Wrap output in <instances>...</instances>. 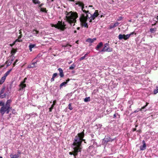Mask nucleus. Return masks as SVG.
<instances>
[{"mask_svg":"<svg viewBox=\"0 0 158 158\" xmlns=\"http://www.w3.org/2000/svg\"><path fill=\"white\" fill-rule=\"evenodd\" d=\"M76 4L78 5L81 7L82 10L84 13L81 15L80 18V21L83 26L87 28L88 25L86 22V21L88 19L89 23H91L92 21L94 20L99 15L98 10H96L94 13L92 15L89 13L88 7L87 6L85 7L83 3L78 2L76 3Z\"/></svg>","mask_w":158,"mask_h":158,"instance_id":"1","label":"nucleus"},{"mask_svg":"<svg viewBox=\"0 0 158 158\" xmlns=\"http://www.w3.org/2000/svg\"><path fill=\"white\" fill-rule=\"evenodd\" d=\"M84 135V132H82L78 133L76 136L73 144V148L74 150L73 153L70 152H69L70 155L73 154L75 157V156L77 155V153L81 152L82 149L81 143L83 141L85 140L83 139Z\"/></svg>","mask_w":158,"mask_h":158,"instance_id":"2","label":"nucleus"},{"mask_svg":"<svg viewBox=\"0 0 158 158\" xmlns=\"http://www.w3.org/2000/svg\"><path fill=\"white\" fill-rule=\"evenodd\" d=\"M65 15L66 20L71 26H74L76 23V19L78 17L77 14L76 12L71 11L69 12L65 11L64 13Z\"/></svg>","mask_w":158,"mask_h":158,"instance_id":"3","label":"nucleus"},{"mask_svg":"<svg viewBox=\"0 0 158 158\" xmlns=\"http://www.w3.org/2000/svg\"><path fill=\"white\" fill-rule=\"evenodd\" d=\"M12 101L10 99L7 101L6 104L1 107L0 109V113L2 115L6 112V114H8L12 107L10 106L11 103Z\"/></svg>","mask_w":158,"mask_h":158,"instance_id":"4","label":"nucleus"},{"mask_svg":"<svg viewBox=\"0 0 158 158\" xmlns=\"http://www.w3.org/2000/svg\"><path fill=\"white\" fill-rule=\"evenodd\" d=\"M51 26L62 30H64V29L67 27L66 25L64 24V22H62L60 21H58V24H52Z\"/></svg>","mask_w":158,"mask_h":158,"instance_id":"5","label":"nucleus"},{"mask_svg":"<svg viewBox=\"0 0 158 158\" xmlns=\"http://www.w3.org/2000/svg\"><path fill=\"white\" fill-rule=\"evenodd\" d=\"M133 34V33L132 32L130 34H127L126 35L119 34L118 36V38L119 40L124 39V40H126L128 39L131 35Z\"/></svg>","mask_w":158,"mask_h":158,"instance_id":"6","label":"nucleus"},{"mask_svg":"<svg viewBox=\"0 0 158 158\" xmlns=\"http://www.w3.org/2000/svg\"><path fill=\"white\" fill-rule=\"evenodd\" d=\"M112 49L109 47V44L107 43L105 44L104 48L100 51V52H111L112 51Z\"/></svg>","mask_w":158,"mask_h":158,"instance_id":"7","label":"nucleus"},{"mask_svg":"<svg viewBox=\"0 0 158 158\" xmlns=\"http://www.w3.org/2000/svg\"><path fill=\"white\" fill-rule=\"evenodd\" d=\"M19 34H20V35L19 36V37H18V39H17L15 41V42H14V44H13V45H14L15 43L16 42H22V40L21 39V38L22 37V35L21 34V32L20 31H19Z\"/></svg>","mask_w":158,"mask_h":158,"instance_id":"8","label":"nucleus"},{"mask_svg":"<svg viewBox=\"0 0 158 158\" xmlns=\"http://www.w3.org/2000/svg\"><path fill=\"white\" fill-rule=\"evenodd\" d=\"M119 24V23L118 22L114 24L111 23L110 24L109 26V28L110 29H111L112 28H114L115 27L118 26Z\"/></svg>","mask_w":158,"mask_h":158,"instance_id":"9","label":"nucleus"},{"mask_svg":"<svg viewBox=\"0 0 158 158\" xmlns=\"http://www.w3.org/2000/svg\"><path fill=\"white\" fill-rule=\"evenodd\" d=\"M142 143H143V145L142 146H140V149L141 150H145L146 148V145L144 141L143 140L142 141Z\"/></svg>","mask_w":158,"mask_h":158,"instance_id":"10","label":"nucleus"},{"mask_svg":"<svg viewBox=\"0 0 158 158\" xmlns=\"http://www.w3.org/2000/svg\"><path fill=\"white\" fill-rule=\"evenodd\" d=\"M20 88L19 89V90H22L23 89L25 88L26 87L25 84H23V83H20L19 85Z\"/></svg>","mask_w":158,"mask_h":158,"instance_id":"11","label":"nucleus"},{"mask_svg":"<svg viewBox=\"0 0 158 158\" xmlns=\"http://www.w3.org/2000/svg\"><path fill=\"white\" fill-rule=\"evenodd\" d=\"M96 40V38L93 39L88 38L86 40V41L89 43H92Z\"/></svg>","mask_w":158,"mask_h":158,"instance_id":"12","label":"nucleus"},{"mask_svg":"<svg viewBox=\"0 0 158 158\" xmlns=\"http://www.w3.org/2000/svg\"><path fill=\"white\" fill-rule=\"evenodd\" d=\"M148 103L146 102V105H145V106L142 107L141 109H138L137 110H136L134 111V112L136 113V112H138L139 111H141L142 110V109H144L148 106Z\"/></svg>","mask_w":158,"mask_h":158,"instance_id":"13","label":"nucleus"},{"mask_svg":"<svg viewBox=\"0 0 158 158\" xmlns=\"http://www.w3.org/2000/svg\"><path fill=\"white\" fill-rule=\"evenodd\" d=\"M103 46V43L102 42H100L98 45H97L96 49L97 50H99V49L101 48Z\"/></svg>","mask_w":158,"mask_h":158,"instance_id":"14","label":"nucleus"},{"mask_svg":"<svg viewBox=\"0 0 158 158\" xmlns=\"http://www.w3.org/2000/svg\"><path fill=\"white\" fill-rule=\"evenodd\" d=\"M58 70L60 72V77H63L64 76V74H63V70L62 69L60 68H59L58 69Z\"/></svg>","mask_w":158,"mask_h":158,"instance_id":"15","label":"nucleus"},{"mask_svg":"<svg viewBox=\"0 0 158 158\" xmlns=\"http://www.w3.org/2000/svg\"><path fill=\"white\" fill-rule=\"evenodd\" d=\"M69 80L68 79L66 80V82H64L61 83L60 85V87L61 88L63 86H65L67 83L69 81Z\"/></svg>","mask_w":158,"mask_h":158,"instance_id":"16","label":"nucleus"},{"mask_svg":"<svg viewBox=\"0 0 158 158\" xmlns=\"http://www.w3.org/2000/svg\"><path fill=\"white\" fill-rule=\"evenodd\" d=\"M39 32L36 30H34L32 31L33 34L36 36H39Z\"/></svg>","mask_w":158,"mask_h":158,"instance_id":"17","label":"nucleus"},{"mask_svg":"<svg viewBox=\"0 0 158 158\" xmlns=\"http://www.w3.org/2000/svg\"><path fill=\"white\" fill-rule=\"evenodd\" d=\"M36 45L35 44H30L29 46V48L30 52L32 51V48H34Z\"/></svg>","mask_w":158,"mask_h":158,"instance_id":"18","label":"nucleus"},{"mask_svg":"<svg viewBox=\"0 0 158 158\" xmlns=\"http://www.w3.org/2000/svg\"><path fill=\"white\" fill-rule=\"evenodd\" d=\"M6 79V77H5L3 76L2 77L0 80V84H2L4 82Z\"/></svg>","mask_w":158,"mask_h":158,"instance_id":"19","label":"nucleus"},{"mask_svg":"<svg viewBox=\"0 0 158 158\" xmlns=\"http://www.w3.org/2000/svg\"><path fill=\"white\" fill-rule=\"evenodd\" d=\"M10 156L11 158H18L19 155L18 154L13 155L11 154Z\"/></svg>","mask_w":158,"mask_h":158,"instance_id":"20","label":"nucleus"},{"mask_svg":"<svg viewBox=\"0 0 158 158\" xmlns=\"http://www.w3.org/2000/svg\"><path fill=\"white\" fill-rule=\"evenodd\" d=\"M16 52H17L16 50L14 48H13L12 49V50L11 51V56H14V54L16 53Z\"/></svg>","mask_w":158,"mask_h":158,"instance_id":"21","label":"nucleus"},{"mask_svg":"<svg viewBox=\"0 0 158 158\" xmlns=\"http://www.w3.org/2000/svg\"><path fill=\"white\" fill-rule=\"evenodd\" d=\"M11 69L7 71L4 74V76L6 77L10 74L11 71Z\"/></svg>","mask_w":158,"mask_h":158,"instance_id":"22","label":"nucleus"},{"mask_svg":"<svg viewBox=\"0 0 158 158\" xmlns=\"http://www.w3.org/2000/svg\"><path fill=\"white\" fill-rule=\"evenodd\" d=\"M39 62V61L37 60L35 62H33L31 64L32 66H33V68L37 66V62Z\"/></svg>","mask_w":158,"mask_h":158,"instance_id":"23","label":"nucleus"},{"mask_svg":"<svg viewBox=\"0 0 158 158\" xmlns=\"http://www.w3.org/2000/svg\"><path fill=\"white\" fill-rule=\"evenodd\" d=\"M75 66V64L73 63L72 65L71 66L69 67V69L70 70H73Z\"/></svg>","mask_w":158,"mask_h":158,"instance_id":"24","label":"nucleus"},{"mask_svg":"<svg viewBox=\"0 0 158 158\" xmlns=\"http://www.w3.org/2000/svg\"><path fill=\"white\" fill-rule=\"evenodd\" d=\"M33 2L35 4H39L40 3V2L38 0H32Z\"/></svg>","mask_w":158,"mask_h":158,"instance_id":"25","label":"nucleus"},{"mask_svg":"<svg viewBox=\"0 0 158 158\" xmlns=\"http://www.w3.org/2000/svg\"><path fill=\"white\" fill-rule=\"evenodd\" d=\"M90 98L89 97H87L85 98L84 100V101L85 102H87L90 101Z\"/></svg>","mask_w":158,"mask_h":158,"instance_id":"26","label":"nucleus"},{"mask_svg":"<svg viewBox=\"0 0 158 158\" xmlns=\"http://www.w3.org/2000/svg\"><path fill=\"white\" fill-rule=\"evenodd\" d=\"M6 96V94H0V98H5Z\"/></svg>","mask_w":158,"mask_h":158,"instance_id":"27","label":"nucleus"},{"mask_svg":"<svg viewBox=\"0 0 158 158\" xmlns=\"http://www.w3.org/2000/svg\"><path fill=\"white\" fill-rule=\"evenodd\" d=\"M5 63L7 64V67H8L11 64L12 62L7 60L6 62Z\"/></svg>","mask_w":158,"mask_h":158,"instance_id":"28","label":"nucleus"},{"mask_svg":"<svg viewBox=\"0 0 158 158\" xmlns=\"http://www.w3.org/2000/svg\"><path fill=\"white\" fill-rule=\"evenodd\" d=\"M5 89V86L3 87L2 88V90L1 91L0 94H3L4 93Z\"/></svg>","mask_w":158,"mask_h":158,"instance_id":"29","label":"nucleus"},{"mask_svg":"<svg viewBox=\"0 0 158 158\" xmlns=\"http://www.w3.org/2000/svg\"><path fill=\"white\" fill-rule=\"evenodd\" d=\"M157 93H158V88H157V87L156 89H155L154 90V94H156Z\"/></svg>","mask_w":158,"mask_h":158,"instance_id":"30","label":"nucleus"},{"mask_svg":"<svg viewBox=\"0 0 158 158\" xmlns=\"http://www.w3.org/2000/svg\"><path fill=\"white\" fill-rule=\"evenodd\" d=\"M69 108L70 110H71L73 109V108L72 107L71 104H69Z\"/></svg>","mask_w":158,"mask_h":158,"instance_id":"31","label":"nucleus"},{"mask_svg":"<svg viewBox=\"0 0 158 158\" xmlns=\"http://www.w3.org/2000/svg\"><path fill=\"white\" fill-rule=\"evenodd\" d=\"M57 74L56 73H54L52 76V77L55 78L57 76Z\"/></svg>","mask_w":158,"mask_h":158,"instance_id":"32","label":"nucleus"},{"mask_svg":"<svg viewBox=\"0 0 158 158\" xmlns=\"http://www.w3.org/2000/svg\"><path fill=\"white\" fill-rule=\"evenodd\" d=\"M46 8H41V11L42 12H45L46 11Z\"/></svg>","mask_w":158,"mask_h":158,"instance_id":"33","label":"nucleus"},{"mask_svg":"<svg viewBox=\"0 0 158 158\" xmlns=\"http://www.w3.org/2000/svg\"><path fill=\"white\" fill-rule=\"evenodd\" d=\"M155 30L154 28H151L150 29V31L151 32L153 33L154 31H155Z\"/></svg>","mask_w":158,"mask_h":158,"instance_id":"34","label":"nucleus"},{"mask_svg":"<svg viewBox=\"0 0 158 158\" xmlns=\"http://www.w3.org/2000/svg\"><path fill=\"white\" fill-rule=\"evenodd\" d=\"M4 104V102H0V106H2Z\"/></svg>","mask_w":158,"mask_h":158,"instance_id":"35","label":"nucleus"},{"mask_svg":"<svg viewBox=\"0 0 158 158\" xmlns=\"http://www.w3.org/2000/svg\"><path fill=\"white\" fill-rule=\"evenodd\" d=\"M54 106H53L52 105L51 107L49 108V111L50 112L52 111V110L53 109Z\"/></svg>","mask_w":158,"mask_h":158,"instance_id":"36","label":"nucleus"},{"mask_svg":"<svg viewBox=\"0 0 158 158\" xmlns=\"http://www.w3.org/2000/svg\"><path fill=\"white\" fill-rule=\"evenodd\" d=\"M85 58V57L84 56H82V57H81L80 58V59H79V60H80V61H81V60H83Z\"/></svg>","mask_w":158,"mask_h":158,"instance_id":"37","label":"nucleus"},{"mask_svg":"<svg viewBox=\"0 0 158 158\" xmlns=\"http://www.w3.org/2000/svg\"><path fill=\"white\" fill-rule=\"evenodd\" d=\"M28 68H33V66H32L31 64L28 66Z\"/></svg>","mask_w":158,"mask_h":158,"instance_id":"38","label":"nucleus"},{"mask_svg":"<svg viewBox=\"0 0 158 158\" xmlns=\"http://www.w3.org/2000/svg\"><path fill=\"white\" fill-rule=\"evenodd\" d=\"M56 103V101H54L53 102V104H52V105L53 106H54L55 104Z\"/></svg>","mask_w":158,"mask_h":158,"instance_id":"39","label":"nucleus"},{"mask_svg":"<svg viewBox=\"0 0 158 158\" xmlns=\"http://www.w3.org/2000/svg\"><path fill=\"white\" fill-rule=\"evenodd\" d=\"M54 81V78L52 77L51 80V82H52Z\"/></svg>","mask_w":158,"mask_h":158,"instance_id":"40","label":"nucleus"},{"mask_svg":"<svg viewBox=\"0 0 158 158\" xmlns=\"http://www.w3.org/2000/svg\"><path fill=\"white\" fill-rule=\"evenodd\" d=\"M122 19V17H120L119 18V19H118V21H119L121 20Z\"/></svg>","mask_w":158,"mask_h":158,"instance_id":"41","label":"nucleus"},{"mask_svg":"<svg viewBox=\"0 0 158 158\" xmlns=\"http://www.w3.org/2000/svg\"><path fill=\"white\" fill-rule=\"evenodd\" d=\"M26 81H25L24 80H23V81L21 83H23V84H25L24 83Z\"/></svg>","mask_w":158,"mask_h":158,"instance_id":"42","label":"nucleus"},{"mask_svg":"<svg viewBox=\"0 0 158 158\" xmlns=\"http://www.w3.org/2000/svg\"><path fill=\"white\" fill-rule=\"evenodd\" d=\"M18 59H17L15 60V62L16 63L18 62Z\"/></svg>","mask_w":158,"mask_h":158,"instance_id":"43","label":"nucleus"},{"mask_svg":"<svg viewBox=\"0 0 158 158\" xmlns=\"http://www.w3.org/2000/svg\"><path fill=\"white\" fill-rule=\"evenodd\" d=\"M116 117V114H114V118H115Z\"/></svg>","mask_w":158,"mask_h":158,"instance_id":"44","label":"nucleus"},{"mask_svg":"<svg viewBox=\"0 0 158 158\" xmlns=\"http://www.w3.org/2000/svg\"><path fill=\"white\" fill-rule=\"evenodd\" d=\"M87 54H86L85 56H84L85 57V58L87 56Z\"/></svg>","mask_w":158,"mask_h":158,"instance_id":"45","label":"nucleus"},{"mask_svg":"<svg viewBox=\"0 0 158 158\" xmlns=\"http://www.w3.org/2000/svg\"><path fill=\"white\" fill-rule=\"evenodd\" d=\"M16 64V63H15V62H14V63H13V66H15V64Z\"/></svg>","mask_w":158,"mask_h":158,"instance_id":"46","label":"nucleus"},{"mask_svg":"<svg viewBox=\"0 0 158 158\" xmlns=\"http://www.w3.org/2000/svg\"><path fill=\"white\" fill-rule=\"evenodd\" d=\"M14 59V58L12 59L11 60V61H10V62H12L13 61Z\"/></svg>","mask_w":158,"mask_h":158,"instance_id":"47","label":"nucleus"},{"mask_svg":"<svg viewBox=\"0 0 158 158\" xmlns=\"http://www.w3.org/2000/svg\"><path fill=\"white\" fill-rule=\"evenodd\" d=\"M43 5V4H40V5L39 7H41V6H42Z\"/></svg>","mask_w":158,"mask_h":158,"instance_id":"48","label":"nucleus"},{"mask_svg":"<svg viewBox=\"0 0 158 158\" xmlns=\"http://www.w3.org/2000/svg\"><path fill=\"white\" fill-rule=\"evenodd\" d=\"M92 146H89V148L90 149L91 148H92Z\"/></svg>","mask_w":158,"mask_h":158,"instance_id":"49","label":"nucleus"},{"mask_svg":"<svg viewBox=\"0 0 158 158\" xmlns=\"http://www.w3.org/2000/svg\"><path fill=\"white\" fill-rule=\"evenodd\" d=\"M72 63V61H70V62L69 63V64H71V63Z\"/></svg>","mask_w":158,"mask_h":158,"instance_id":"50","label":"nucleus"},{"mask_svg":"<svg viewBox=\"0 0 158 158\" xmlns=\"http://www.w3.org/2000/svg\"><path fill=\"white\" fill-rule=\"evenodd\" d=\"M89 7H93V6H91V5H89Z\"/></svg>","mask_w":158,"mask_h":158,"instance_id":"51","label":"nucleus"},{"mask_svg":"<svg viewBox=\"0 0 158 158\" xmlns=\"http://www.w3.org/2000/svg\"><path fill=\"white\" fill-rule=\"evenodd\" d=\"M27 78H26H26H25L24 79V80H25V81H26V80H27Z\"/></svg>","mask_w":158,"mask_h":158,"instance_id":"52","label":"nucleus"},{"mask_svg":"<svg viewBox=\"0 0 158 158\" xmlns=\"http://www.w3.org/2000/svg\"><path fill=\"white\" fill-rule=\"evenodd\" d=\"M103 16V15H101L100 16V18H102V17Z\"/></svg>","mask_w":158,"mask_h":158,"instance_id":"53","label":"nucleus"},{"mask_svg":"<svg viewBox=\"0 0 158 158\" xmlns=\"http://www.w3.org/2000/svg\"><path fill=\"white\" fill-rule=\"evenodd\" d=\"M157 19L158 20V16H157Z\"/></svg>","mask_w":158,"mask_h":158,"instance_id":"54","label":"nucleus"},{"mask_svg":"<svg viewBox=\"0 0 158 158\" xmlns=\"http://www.w3.org/2000/svg\"><path fill=\"white\" fill-rule=\"evenodd\" d=\"M89 52H87L86 54H87V55L89 54Z\"/></svg>","mask_w":158,"mask_h":158,"instance_id":"55","label":"nucleus"},{"mask_svg":"<svg viewBox=\"0 0 158 158\" xmlns=\"http://www.w3.org/2000/svg\"><path fill=\"white\" fill-rule=\"evenodd\" d=\"M0 158H2V156H0Z\"/></svg>","mask_w":158,"mask_h":158,"instance_id":"56","label":"nucleus"},{"mask_svg":"<svg viewBox=\"0 0 158 158\" xmlns=\"http://www.w3.org/2000/svg\"><path fill=\"white\" fill-rule=\"evenodd\" d=\"M77 29H79V27H78V28H77Z\"/></svg>","mask_w":158,"mask_h":158,"instance_id":"57","label":"nucleus"}]
</instances>
